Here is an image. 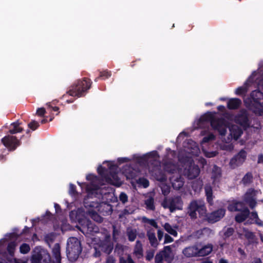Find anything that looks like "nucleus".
<instances>
[{
	"label": "nucleus",
	"instance_id": "1",
	"mask_svg": "<svg viewBox=\"0 0 263 263\" xmlns=\"http://www.w3.org/2000/svg\"><path fill=\"white\" fill-rule=\"evenodd\" d=\"M108 168L101 165L98 167L97 172L102 178V180L105 182L119 186L121 185L119 178L118 176V165L112 162H107Z\"/></svg>",
	"mask_w": 263,
	"mask_h": 263
},
{
	"label": "nucleus",
	"instance_id": "2",
	"mask_svg": "<svg viewBox=\"0 0 263 263\" xmlns=\"http://www.w3.org/2000/svg\"><path fill=\"white\" fill-rule=\"evenodd\" d=\"M92 82L87 78H83L75 81L69 88L67 93L72 97L77 98L85 96L91 88Z\"/></svg>",
	"mask_w": 263,
	"mask_h": 263
},
{
	"label": "nucleus",
	"instance_id": "3",
	"mask_svg": "<svg viewBox=\"0 0 263 263\" xmlns=\"http://www.w3.org/2000/svg\"><path fill=\"white\" fill-rule=\"evenodd\" d=\"M207 212L205 202L202 200H193L189 204L187 208V214L192 219H196L197 218V212L199 217H204Z\"/></svg>",
	"mask_w": 263,
	"mask_h": 263
},
{
	"label": "nucleus",
	"instance_id": "4",
	"mask_svg": "<svg viewBox=\"0 0 263 263\" xmlns=\"http://www.w3.org/2000/svg\"><path fill=\"white\" fill-rule=\"evenodd\" d=\"M82 248L80 241L74 237L68 239L66 247L67 256L70 261H76L81 253Z\"/></svg>",
	"mask_w": 263,
	"mask_h": 263
},
{
	"label": "nucleus",
	"instance_id": "5",
	"mask_svg": "<svg viewBox=\"0 0 263 263\" xmlns=\"http://www.w3.org/2000/svg\"><path fill=\"white\" fill-rule=\"evenodd\" d=\"M252 99L250 109L258 116L263 115V92L259 90H255L251 92Z\"/></svg>",
	"mask_w": 263,
	"mask_h": 263
},
{
	"label": "nucleus",
	"instance_id": "6",
	"mask_svg": "<svg viewBox=\"0 0 263 263\" xmlns=\"http://www.w3.org/2000/svg\"><path fill=\"white\" fill-rule=\"evenodd\" d=\"M69 217L71 220L75 221H77L80 225L87 227L90 232L97 233L99 231L98 228L94 223H92L89 219H87L84 216L80 218L76 211H71L69 213Z\"/></svg>",
	"mask_w": 263,
	"mask_h": 263
},
{
	"label": "nucleus",
	"instance_id": "7",
	"mask_svg": "<svg viewBox=\"0 0 263 263\" xmlns=\"http://www.w3.org/2000/svg\"><path fill=\"white\" fill-rule=\"evenodd\" d=\"M234 122L239 125L245 130L251 127V121L249 119V115L245 109H241L234 118Z\"/></svg>",
	"mask_w": 263,
	"mask_h": 263
},
{
	"label": "nucleus",
	"instance_id": "8",
	"mask_svg": "<svg viewBox=\"0 0 263 263\" xmlns=\"http://www.w3.org/2000/svg\"><path fill=\"white\" fill-rule=\"evenodd\" d=\"M162 206L165 209H169L171 212H173L176 210H182L183 201L179 196H175L165 199L162 203Z\"/></svg>",
	"mask_w": 263,
	"mask_h": 263
},
{
	"label": "nucleus",
	"instance_id": "9",
	"mask_svg": "<svg viewBox=\"0 0 263 263\" xmlns=\"http://www.w3.org/2000/svg\"><path fill=\"white\" fill-rule=\"evenodd\" d=\"M200 170L198 165H196L193 160L184 163L183 175L189 179L192 180L198 176Z\"/></svg>",
	"mask_w": 263,
	"mask_h": 263
},
{
	"label": "nucleus",
	"instance_id": "10",
	"mask_svg": "<svg viewBox=\"0 0 263 263\" xmlns=\"http://www.w3.org/2000/svg\"><path fill=\"white\" fill-rule=\"evenodd\" d=\"M228 125L229 122L223 118L215 117L211 126L214 130H217L220 135L224 136L227 133Z\"/></svg>",
	"mask_w": 263,
	"mask_h": 263
},
{
	"label": "nucleus",
	"instance_id": "11",
	"mask_svg": "<svg viewBox=\"0 0 263 263\" xmlns=\"http://www.w3.org/2000/svg\"><path fill=\"white\" fill-rule=\"evenodd\" d=\"M247 153L243 149H241L237 154L234 156L230 161V166L234 169L241 165L247 159Z\"/></svg>",
	"mask_w": 263,
	"mask_h": 263
},
{
	"label": "nucleus",
	"instance_id": "12",
	"mask_svg": "<svg viewBox=\"0 0 263 263\" xmlns=\"http://www.w3.org/2000/svg\"><path fill=\"white\" fill-rule=\"evenodd\" d=\"M2 142L10 151H14L21 143L20 140L12 135L5 136L2 139Z\"/></svg>",
	"mask_w": 263,
	"mask_h": 263
},
{
	"label": "nucleus",
	"instance_id": "13",
	"mask_svg": "<svg viewBox=\"0 0 263 263\" xmlns=\"http://www.w3.org/2000/svg\"><path fill=\"white\" fill-rule=\"evenodd\" d=\"M226 210L223 208H220L210 213H206L204 217L206 221L210 223H214L220 220L225 215Z\"/></svg>",
	"mask_w": 263,
	"mask_h": 263
},
{
	"label": "nucleus",
	"instance_id": "14",
	"mask_svg": "<svg viewBox=\"0 0 263 263\" xmlns=\"http://www.w3.org/2000/svg\"><path fill=\"white\" fill-rule=\"evenodd\" d=\"M257 191L254 189H249L248 190L244 196L243 200L247 203L251 209H253L257 204L256 201V196Z\"/></svg>",
	"mask_w": 263,
	"mask_h": 263
},
{
	"label": "nucleus",
	"instance_id": "15",
	"mask_svg": "<svg viewBox=\"0 0 263 263\" xmlns=\"http://www.w3.org/2000/svg\"><path fill=\"white\" fill-rule=\"evenodd\" d=\"M86 179L91 181V182L86 186V191L88 193H92L93 191H98L99 189V185L93 183L98 180V177L97 176L92 174L87 175L86 176Z\"/></svg>",
	"mask_w": 263,
	"mask_h": 263
},
{
	"label": "nucleus",
	"instance_id": "16",
	"mask_svg": "<svg viewBox=\"0 0 263 263\" xmlns=\"http://www.w3.org/2000/svg\"><path fill=\"white\" fill-rule=\"evenodd\" d=\"M184 179L181 176L177 175V176H173L170 178V181L171 182L173 187L176 190H180L184 184Z\"/></svg>",
	"mask_w": 263,
	"mask_h": 263
},
{
	"label": "nucleus",
	"instance_id": "17",
	"mask_svg": "<svg viewBox=\"0 0 263 263\" xmlns=\"http://www.w3.org/2000/svg\"><path fill=\"white\" fill-rule=\"evenodd\" d=\"M240 213L236 215L235 220L238 223H241L245 221L249 217L250 212L247 207H244L240 211Z\"/></svg>",
	"mask_w": 263,
	"mask_h": 263
},
{
	"label": "nucleus",
	"instance_id": "18",
	"mask_svg": "<svg viewBox=\"0 0 263 263\" xmlns=\"http://www.w3.org/2000/svg\"><path fill=\"white\" fill-rule=\"evenodd\" d=\"M182 253L186 257H198V247L196 246L186 247Z\"/></svg>",
	"mask_w": 263,
	"mask_h": 263
},
{
	"label": "nucleus",
	"instance_id": "19",
	"mask_svg": "<svg viewBox=\"0 0 263 263\" xmlns=\"http://www.w3.org/2000/svg\"><path fill=\"white\" fill-rule=\"evenodd\" d=\"M133 254L138 259H140L143 256V245L139 240H137L136 242Z\"/></svg>",
	"mask_w": 263,
	"mask_h": 263
},
{
	"label": "nucleus",
	"instance_id": "20",
	"mask_svg": "<svg viewBox=\"0 0 263 263\" xmlns=\"http://www.w3.org/2000/svg\"><path fill=\"white\" fill-rule=\"evenodd\" d=\"M22 122H20L18 120L16 122H13L10 125V128L9 130V133L13 135L18 133H21L23 131V128L21 126Z\"/></svg>",
	"mask_w": 263,
	"mask_h": 263
},
{
	"label": "nucleus",
	"instance_id": "21",
	"mask_svg": "<svg viewBox=\"0 0 263 263\" xmlns=\"http://www.w3.org/2000/svg\"><path fill=\"white\" fill-rule=\"evenodd\" d=\"M241 100L238 98H231L227 102V107L231 110L238 109L241 105Z\"/></svg>",
	"mask_w": 263,
	"mask_h": 263
},
{
	"label": "nucleus",
	"instance_id": "22",
	"mask_svg": "<svg viewBox=\"0 0 263 263\" xmlns=\"http://www.w3.org/2000/svg\"><path fill=\"white\" fill-rule=\"evenodd\" d=\"M215 116L212 112H207L204 115H202L199 119L198 122L199 124H203L205 122H210L212 124L213 120L214 119Z\"/></svg>",
	"mask_w": 263,
	"mask_h": 263
},
{
	"label": "nucleus",
	"instance_id": "23",
	"mask_svg": "<svg viewBox=\"0 0 263 263\" xmlns=\"http://www.w3.org/2000/svg\"><path fill=\"white\" fill-rule=\"evenodd\" d=\"M52 252L55 259L54 263H61V247L59 243L54 245Z\"/></svg>",
	"mask_w": 263,
	"mask_h": 263
},
{
	"label": "nucleus",
	"instance_id": "24",
	"mask_svg": "<svg viewBox=\"0 0 263 263\" xmlns=\"http://www.w3.org/2000/svg\"><path fill=\"white\" fill-rule=\"evenodd\" d=\"M213 250L212 245H208L203 246L201 249L198 248V257H204L209 255Z\"/></svg>",
	"mask_w": 263,
	"mask_h": 263
},
{
	"label": "nucleus",
	"instance_id": "25",
	"mask_svg": "<svg viewBox=\"0 0 263 263\" xmlns=\"http://www.w3.org/2000/svg\"><path fill=\"white\" fill-rule=\"evenodd\" d=\"M230 134L235 140H237L242 134V129L237 125H232L230 127Z\"/></svg>",
	"mask_w": 263,
	"mask_h": 263
},
{
	"label": "nucleus",
	"instance_id": "26",
	"mask_svg": "<svg viewBox=\"0 0 263 263\" xmlns=\"http://www.w3.org/2000/svg\"><path fill=\"white\" fill-rule=\"evenodd\" d=\"M204 190L207 202L210 205H213L214 196L212 187L210 185H205L204 187Z\"/></svg>",
	"mask_w": 263,
	"mask_h": 263
},
{
	"label": "nucleus",
	"instance_id": "27",
	"mask_svg": "<svg viewBox=\"0 0 263 263\" xmlns=\"http://www.w3.org/2000/svg\"><path fill=\"white\" fill-rule=\"evenodd\" d=\"M250 214V216L249 218L254 221V224L258 227H263V221L259 218L257 212H252Z\"/></svg>",
	"mask_w": 263,
	"mask_h": 263
},
{
	"label": "nucleus",
	"instance_id": "28",
	"mask_svg": "<svg viewBox=\"0 0 263 263\" xmlns=\"http://www.w3.org/2000/svg\"><path fill=\"white\" fill-rule=\"evenodd\" d=\"M168 254L165 251L162 250L157 253L155 257V263H163V257H167Z\"/></svg>",
	"mask_w": 263,
	"mask_h": 263
},
{
	"label": "nucleus",
	"instance_id": "29",
	"mask_svg": "<svg viewBox=\"0 0 263 263\" xmlns=\"http://www.w3.org/2000/svg\"><path fill=\"white\" fill-rule=\"evenodd\" d=\"M42 263H54L47 250H42Z\"/></svg>",
	"mask_w": 263,
	"mask_h": 263
},
{
	"label": "nucleus",
	"instance_id": "30",
	"mask_svg": "<svg viewBox=\"0 0 263 263\" xmlns=\"http://www.w3.org/2000/svg\"><path fill=\"white\" fill-rule=\"evenodd\" d=\"M243 204L240 201H237L230 205L228 209L230 211H240L243 209Z\"/></svg>",
	"mask_w": 263,
	"mask_h": 263
},
{
	"label": "nucleus",
	"instance_id": "31",
	"mask_svg": "<svg viewBox=\"0 0 263 263\" xmlns=\"http://www.w3.org/2000/svg\"><path fill=\"white\" fill-rule=\"evenodd\" d=\"M17 243L14 241H11L8 244L7 251L9 256L11 257H13L14 256V252Z\"/></svg>",
	"mask_w": 263,
	"mask_h": 263
},
{
	"label": "nucleus",
	"instance_id": "32",
	"mask_svg": "<svg viewBox=\"0 0 263 263\" xmlns=\"http://www.w3.org/2000/svg\"><path fill=\"white\" fill-rule=\"evenodd\" d=\"M126 235L129 241H134L137 235V230L131 228H128L126 231Z\"/></svg>",
	"mask_w": 263,
	"mask_h": 263
},
{
	"label": "nucleus",
	"instance_id": "33",
	"mask_svg": "<svg viewBox=\"0 0 263 263\" xmlns=\"http://www.w3.org/2000/svg\"><path fill=\"white\" fill-rule=\"evenodd\" d=\"M243 232L245 238L249 240L250 242H253L255 238V235L251 231H250L248 229L246 228H243Z\"/></svg>",
	"mask_w": 263,
	"mask_h": 263
},
{
	"label": "nucleus",
	"instance_id": "34",
	"mask_svg": "<svg viewBox=\"0 0 263 263\" xmlns=\"http://www.w3.org/2000/svg\"><path fill=\"white\" fill-rule=\"evenodd\" d=\"M146 205V209L149 211H154L155 210V205L154 204V199L152 197H149L144 201Z\"/></svg>",
	"mask_w": 263,
	"mask_h": 263
},
{
	"label": "nucleus",
	"instance_id": "35",
	"mask_svg": "<svg viewBox=\"0 0 263 263\" xmlns=\"http://www.w3.org/2000/svg\"><path fill=\"white\" fill-rule=\"evenodd\" d=\"M147 235L151 245L154 248H156L158 246V242L155 233L148 232Z\"/></svg>",
	"mask_w": 263,
	"mask_h": 263
},
{
	"label": "nucleus",
	"instance_id": "36",
	"mask_svg": "<svg viewBox=\"0 0 263 263\" xmlns=\"http://www.w3.org/2000/svg\"><path fill=\"white\" fill-rule=\"evenodd\" d=\"M253 178V177L252 173L248 172L242 178L241 182L243 185H246L252 182Z\"/></svg>",
	"mask_w": 263,
	"mask_h": 263
},
{
	"label": "nucleus",
	"instance_id": "37",
	"mask_svg": "<svg viewBox=\"0 0 263 263\" xmlns=\"http://www.w3.org/2000/svg\"><path fill=\"white\" fill-rule=\"evenodd\" d=\"M31 261V263H42V250L32 255Z\"/></svg>",
	"mask_w": 263,
	"mask_h": 263
},
{
	"label": "nucleus",
	"instance_id": "38",
	"mask_svg": "<svg viewBox=\"0 0 263 263\" xmlns=\"http://www.w3.org/2000/svg\"><path fill=\"white\" fill-rule=\"evenodd\" d=\"M221 171L219 167L215 165L212 173V178L216 180L221 177Z\"/></svg>",
	"mask_w": 263,
	"mask_h": 263
},
{
	"label": "nucleus",
	"instance_id": "39",
	"mask_svg": "<svg viewBox=\"0 0 263 263\" xmlns=\"http://www.w3.org/2000/svg\"><path fill=\"white\" fill-rule=\"evenodd\" d=\"M164 229L169 234L172 235L174 236H177V232L172 228V226L168 223H165L164 226Z\"/></svg>",
	"mask_w": 263,
	"mask_h": 263
},
{
	"label": "nucleus",
	"instance_id": "40",
	"mask_svg": "<svg viewBox=\"0 0 263 263\" xmlns=\"http://www.w3.org/2000/svg\"><path fill=\"white\" fill-rule=\"evenodd\" d=\"M55 238V234L53 232L48 233L45 236V240L48 244L52 243L54 241Z\"/></svg>",
	"mask_w": 263,
	"mask_h": 263
},
{
	"label": "nucleus",
	"instance_id": "41",
	"mask_svg": "<svg viewBox=\"0 0 263 263\" xmlns=\"http://www.w3.org/2000/svg\"><path fill=\"white\" fill-rule=\"evenodd\" d=\"M30 251V246L26 243H23L20 247V252L21 253L25 254Z\"/></svg>",
	"mask_w": 263,
	"mask_h": 263
},
{
	"label": "nucleus",
	"instance_id": "42",
	"mask_svg": "<svg viewBox=\"0 0 263 263\" xmlns=\"http://www.w3.org/2000/svg\"><path fill=\"white\" fill-rule=\"evenodd\" d=\"M100 76L102 80H106L111 76V72L107 70L100 72Z\"/></svg>",
	"mask_w": 263,
	"mask_h": 263
},
{
	"label": "nucleus",
	"instance_id": "43",
	"mask_svg": "<svg viewBox=\"0 0 263 263\" xmlns=\"http://www.w3.org/2000/svg\"><path fill=\"white\" fill-rule=\"evenodd\" d=\"M69 194L71 196H77L78 195L76 190V186L72 183H70L69 184Z\"/></svg>",
	"mask_w": 263,
	"mask_h": 263
},
{
	"label": "nucleus",
	"instance_id": "44",
	"mask_svg": "<svg viewBox=\"0 0 263 263\" xmlns=\"http://www.w3.org/2000/svg\"><path fill=\"white\" fill-rule=\"evenodd\" d=\"M137 182L142 185L144 188L147 187L149 184V181L145 178H140Z\"/></svg>",
	"mask_w": 263,
	"mask_h": 263
},
{
	"label": "nucleus",
	"instance_id": "45",
	"mask_svg": "<svg viewBox=\"0 0 263 263\" xmlns=\"http://www.w3.org/2000/svg\"><path fill=\"white\" fill-rule=\"evenodd\" d=\"M155 251L154 249H151L146 252L145 259L147 261L151 260L154 256Z\"/></svg>",
	"mask_w": 263,
	"mask_h": 263
},
{
	"label": "nucleus",
	"instance_id": "46",
	"mask_svg": "<svg viewBox=\"0 0 263 263\" xmlns=\"http://www.w3.org/2000/svg\"><path fill=\"white\" fill-rule=\"evenodd\" d=\"M143 220L144 222L148 223V224H149L151 226H153L155 228H158V224H157V222L155 221V220L153 219H148L146 217H144Z\"/></svg>",
	"mask_w": 263,
	"mask_h": 263
},
{
	"label": "nucleus",
	"instance_id": "47",
	"mask_svg": "<svg viewBox=\"0 0 263 263\" xmlns=\"http://www.w3.org/2000/svg\"><path fill=\"white\" fill-rule=\"evenodd\" d=\"M40 126V124L39 122L35 120L31 121L28 124V126L29 128L32 129V130H35L36 129Z\"/></svg>",
	"mask_w": 263,
	"mask_h": 263
},
{
	"label": "nucleus",
	"instance_id": "48",
	"mask_svg": "<svg viewBox=\"0 0 263 263\" xmlns=\"http://www.w3.org/2000/svg\"><path fill=\"white\" fill-rule=\"evenodd\" d=\"M234 233V229L233 228H228L224 233V238H227L233 235Z\"/></svg>",
	"mask_w": 263,
	"mask_h": 263
},
{
	"label": "nucleus",
	"instance_id": "49",
	"mask_svg": "<svg viewBox=\"0 0 263 263\" xmlns=\"http://www.w3.org/2000/svg\"><path fill=\"white\" fill-rule=\"evenodd\" d=\"M120 201L123 203L125 204L128 201V196L124 192H121L119 197Z\"/></svg>",
	"mask_w": 263,
	"mask_h": 263
},
{
	"label": "nucleus",
	"instance_id": "50",
	"mask_svg": "<svg viewBox=\"0 0 263 263\" xmlns=\"http://www.w3.org/2000/svg\"><path fill=\"white\" fill-rule=\"evenodd\" d=\"M120 263H135L131 256L128 255L127 259H125L123 257H120L119 259Z\"/></svg>",
	"mask_w": 263,
	"mask_h": 263
},
{
	"label": "nucleus",
	"instance_id": "51",
	"mask_svg": "<svg viewBox=\"0 0 263 263\" xmlns=\"http://www.w3.org/2000/svg\"><path fill=\"white\" fill-rule=\"evenodd\" d=\"M91 217L94 220L99 223H101L103 221V218L96 212L92 213Z\"/></svg>",
	"mask_w": 263,
	"mask_h": 263
},
{
	"label": "nucleus",
	"instance_id": "52",
	"mask_svg": "<svg viewBox=\"0 0 263 263\" xmlns=\"http://www.w3.org/2000/svg\"><path fill=\"white\" fill-rule=\"evenodd\" d=\"M215 139V136L213 134H210L206 136L203 137L202 139V142L203 143H208L210 141L213 140Z\"/></svg>",
	"mask_w": 263,
	"mask_h": 263
},
{
	"label": "nucleus",
	"instance_id": "53",
	"mask_svg": "<svg viewBox=\"0 0 263 263\" xmlns=\"http://www.w3.org/2000/svg\"><path fill=\"white\" fill-rule=\"evenodd\" d=\"M246 92V89L245 87H239L235 90V93L239 96L245 95Z\"/></svg>",
	"mask_w": 263,
	"mask_h": 263
},
{
	"label": "nucleus",
	"instance_id": "54",
	"mask_svg": "<svg viewBox=\"0 0 263 263\" xmlns=\"http://www.w3.org/2000/svg\"><path fill=\"white\" fill-rule=\"evenodd\" d=\"M7 260L10 262H12L13 261L14 263H26V261H23V260L21 259H18L16 258H7Z\"/></svg>",
	"mask_w": 263,
	"mask_h": 263
},
{
	"label": "nucleus",
	"instance_id": "55",
	"mask_svg": "<svg viewBox=\"0 0 263 263\" xmlns=\"http://www.w3.org/2000/svg\"><path fill=\"white\" fill-rule=\"evenodd\" d=\"M46 113V110L44 107L39 108L36 110V114L41 117L43 116Z\"/></svg>",
	"mask_w": 263,
	"mask_h": 263
},
{
	"label": "nucleus",
	"instance_id": "56",
	"mask_svg": "<svg viewBox=\"0 0 263 263\" xmlns=\"http://www.w3.org/2000/svg\"><path fill=\"white\" fill-rule=\"evenodd\" d=\"M173 238L168 234H166L164 236V243H170L173 241Z\"/></svg>",
	"mask_w": 263,
	"mask_h": 263
},
{
	"label": "nucleus",
	"instance_id": "57",
	"mask_svg": "<svg viewBox=\"0 0 263 263\" xmlns=\"http://www.w3.org/2000/svg\"><path fill=\"white\" fill-rule=\"evenodd\" d=\"M161 189L162 194L164 195H167L170 192V187L167 185H164L163 187H162Z\"/></svg>",
	"mask_w": 263,
	"mask_h": 263
},
{
	"label": "nucleus",
	"instance_id": "58",
	"mask_svg": "<svg viewBox=\"0 0 263 263\" xmlns=\"http://www.w3.org/2000/svg\"><path fill=\"white\" fill-rule=\"evenodd\" d=\"M129 161V159L126 157H121L118 159V162L119 164L127 162Z\"/></svg>",
	"mask_w": 263,
	"mask_h": 263
},
{
	"label": "nucleus",
	"instance_id": "59",
	"mask_svg": "<svg viewBox=\"0 0 263 263\" xmlns=\"http://www.w3.org/2000/svg\"><path fill=\"white\" fill-rule=\"evenodd\" d=\"M113 249V247L111 245H108L106 248H105V250L104 251V252L108 254H109L111 252H112V250Z\"/></svg>",
	"mask_w": 263,
	"mask_h": 263
},
{
	"label": "nucleus",
	"instance_id": "60",
	"mask_svg": "<svg viewBox=\"0 0 263 263\" xmlns=\"http://www.w3.org/2000/svg\"><path fill=\"white\" fill-rule=\"evenodd\" d=\"M158 238L161 240L163 237V232L161 230H158L157 232Z\"/></svg>",
	"mask_w": 263,
	"mask_h": 263
},
{
	"label": "nucleus",
	"instance_id": "61",
	"mask_svg": "<svg viewBox=\"0 0 263 263\" xmlns=\"http://www.w3.org/2000/svg\"><path fill=\"white\" fill-rule=\"evenodd\" d=\"M250 263H262V261L260 258L254 257Z\"/></svg>",
	"mask_w": 263,
	"mask_h": 263
},
{
	"label": "nucleus",
	"instance_id": "62",
	"mask_svg": "<svg viewBox=\"0 0 263 263\" xmlns=\"http://www.w3.org/2000/svg\"><path fill=\"white\" fill-rule=\"evenodd\" d=\"M157 180L161 182L165 181L166 180V177L164 174H162L160 177H157Z\"/></svg>",
	"mask_w": 263,
	"mask_h": 263
},
{
	"label": "nucleus",
	"instance_id": "63",
	"mask_svg": "<svg viewBox=\"0 0 263 263\" xmlns=\"http://www.w3.org/2000/svg\"><path fill=\"white\" fill-rule=\"evenodd\" d=\"M257 163L258 164L263 163V154H259L258 155Z\"/></svg>",
	"mask_w": 263,
	"mask_h": 263
},
{
	"label": "nucleus",
	"instance_id": "64",
	"mask_svg": "<svg viewBox=\"0 0 263 263\" xmlns=\"http://www.w3.org/2000/svg\"><path fill=\"white\" fill-rule=\"evenodd\" d=\"M29 232V228H28L27 226H25L22 232L21 233V235L22 234H25L28 233Z\"/></svg>",
	"mask_w": 263,
	"mask_h": 263
}]
</instances>
